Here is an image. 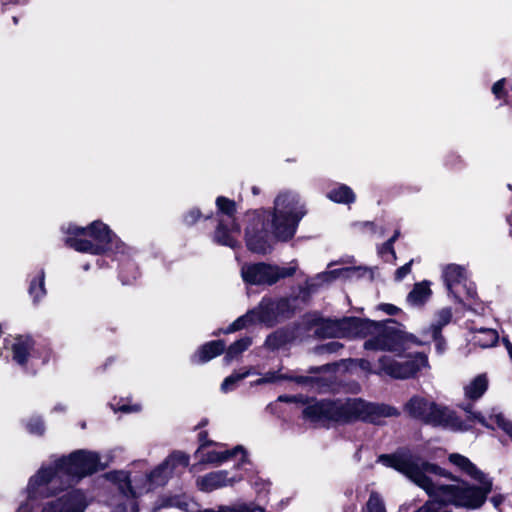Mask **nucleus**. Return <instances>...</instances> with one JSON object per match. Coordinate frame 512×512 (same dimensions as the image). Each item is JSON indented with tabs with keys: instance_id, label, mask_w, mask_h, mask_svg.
<instances>
[{
	"instance_id": "f257e3e1",
	"label": "nucleus",
	"mask_w": 512,
	"mask_h": 512,
	"mask_svg": "<svg viewBox=\"0 0 512 512\" xmlns=\"http://www.w3.org/2000/svg\"><path fill=\"white\" fill-rule=\"evenodd\" d=\"M99 468V454L88 450H76L67 456L52 458L49 464H43L30 477L26 487L27 499L16 512H33V501L56 496Z\"/></svg>"
},
{
	"instance_id": "f03ea898",
	"label": "nucleus",
	"mask_w": 512,
	"mask_h": 512,
	"mask_svg": "<svg viewBox=\"0 0 512 512\" xmlns=\"http://www.w3.org/2000/svg\"><path fill=\"white\" fill-rule=\"evenodd\" d=\"M267 211L249 214V224L245 239L248 249L254 253L266 254L272 249V237L278 241H288L295 235L301 219L305 216V206L298 193L292 190L280 191L274 199L271 222L265 221Z\"/></svg>"
},
{
	"instance_id": "7ed1b4c3",
	"label": "nucleus",
	"mask_w": 512,
	"mask_h": 512,
	"mask_svg": "<svg viewBox=\"0 0 512 512\" xmlns=\"http://www.w3.org/2000/svg\"><path fill=\"white\" fill-rule=\"evenodd\" d=\"M379 462L405 475L427 492L430 500L424 505L427 512H452L453 505L447 495V485L440 483V477H448L443 469L410 452L381 455Z\"/></svg>"
},
{
	"instance_id": "20e7f679",
	"label": "nucleus",
	"mask_w": 512,
	"mask_h": 512,
	"mask_svg": "<svg viewBox=\"0 0 512 512\" xmlns=\"http://www.w3.org/2000/svg\"><path fill=\"white\" fill-rule=\"evenodd\" d=\"M304 419L317 425L330 422L346 423L355 420L373 421V415L393 416L397 414L390 406H376L361 399H323L312 401L302 412Z\"/></svg>"
},
{
	"instance_id": "39448f33",
	"label": "nucleus",
	"mask_w": 512,
	"mask_h": 512,
	"mask_svg": "<svg viewBox=\"0 0 512 512\" xmlns=\"http://www.w3.org/2000/svg\"><path fill=\"white\" fill-rule=\"evenodd\" d=\"M63 229L68 234L65 239L66 245L76 251L94 255L125 254L124 243L101 221H94L86 228L69 224Z\"/></svg>"
},
{
	"instance_id": "423d86ee",
	"label": "nucleus",
	"mask_w": 512,
	"mask_h": 512,
	"mask_svg": "<svg viewBox=\"0 0 512 512\" xmlns=\"http://www.w3.org/2000/svg\"><path fill=\"white\" fill-rule=\"evenodd\" d=\"M360 338L369 337L365 343L366 350L400 351L405 350L408 341L422 345L425 342L417 341L413 335H407L402 330V325L392 319L385 321L360 320Z\"/></svg>"
},
{
	"instance_id": "0eeeda50",
	"label": "nucleus",
	"mask_w": 512,
	"mask_h": 512,
	"mask_svg": "<svg viewBox=\"0 0 512 512\" xmlns=\"http://www.w3.org/2000/svg\"><path fill=\"white\" fill-rule=\"evenodd\" d=\"M406 410L413 418L435 427L454 431H466L470 427L453 410L421 397L411 398L406 404Z\"/></svg>"
},
{
	"instance_id": "6e6552de",
	"label": "nucleus",
	"mask_w": 512,
	"mask_h": 512,
	"mask_svg": "<svg viewBox=\"0 0 512 512\" xmlns=\"http://www.w3.org/2000/svg\"><path fill=\"white\" fill-rule=\"evenodd\" d=\"M404 351H393L395 353L393 355L381 356L377 361L375 374L386 375L394 379H408L428 366V358L425 354H406Z\"/></svg>"
},
{
	"instance_id": "1a4fd4ad",
	"label": "nucleus",
	"mask_w": 512,
	"mask_h": 512,
	"mask_svg": "<svg viewBox=\"0 0 512 512\" xmlns=\"http://www.w3.org/2000/svg\"><path fill=\"white\" fill-rule=\"evenodd\" d=\"M480 485L472 486L467 482L447 485V495L454 506L467 509H478L486 501L487 495L492 491L490 478L476 480Z\"/></svg>"
},
{
	"instance_id": "9d476101",
	"label": "nucleus",
	"mask_w": 512,
	"mask_h": 512,
	"mask_svg": "<svg viewBox=\"0 0 512 512\" xmlns=\"http://www.w3.org/2000/svg\"><path fill=\"white\" fill-rule=\"evenodd\" d=\"M218 208V225L214 233V241L220 245L235 248L238 245L237 238L240 235V226L235 221V202L218 197L216 200Z\"/></svg>"
},
{
	"instance_id": "9b49d317",
	"label": "nucleus",
	"mask_w": 512,
	"mask_h": 512,
	"mask_svg": "<svg viewBox=\"0 0 512 512\" xmlns=\"http://www.w3.org/2000/svg\"><path fill=\"white\" fill-rule=\"evenodd\" d=\"M297 268L298 264L295 260L286 267L266 263L244 264L241 267V276L248 284L272 285L280 279L294 275Z\"/></svg>"
},
{
	"instance_id": "f8f14e48",
	"label": "nucleus",
	"mask_w": 512,
	"mask_h": 512,
	"mask_svg": "<svg viewBox=\"0 0 512 512\" xmlns=\"http://www.w3.org/2000/svg\"><path fill=\"white\" fill-rule=\"evenodd\" d=\"M442 279L445 287L455 301L462 303L465 298L473 299L476 296V290L472 282L468 279L467 270L464 266L458 264H448L442 269Z\"/></svg>"
},
{
	"instance_id": "ddd939ff",
	"label": "nucleus",
	"mask_w": 512,
	"mask_h": 512,
	"mask_svg": "<svg viewBox=\"0 0 512 512\" xmlns=\"http://www.w3.org/2000/svg\"><path fill=\"white\" fill-rule=\"evenodd\" d=\"M279 321L280 318L278 313H276L274 300L271 298H263L257 307L237 318L223 332L232 333L255 323H262L268 327H272Z\"/></svg>"
},
{
	"instance_id": "4468645a",
	"label": "nucleus",
	"mask_w": 512,
	"mask_h": 512,
	"mask_svg": "<svg viewBox=\"0 0 512 512\" xmlns=\"http://www.w3.org/2000/svg\"><path fill=\"white\" fill-rule=\"evenodd\" d=\"M361 318L321 319L315 334L320 338H355L359 335Z\"/></svg>"
},
{
	"instance_id": "2eb2a0df",
	"label": "nucleus",
	"mask_w": 512,
	"mask_h": 512,
	"mask_svg": "<svg viewBox=\"0 0 512 512\" xmlns=\"http://www.w3.org/2000/svg\"><path fill=\"white\" fill-rule=\"evenodd\" d=\"M87 506L86 494L80 489H71L62 496L45 502L40 512H85Z\"/></svg>"
},
{
	"instance_id": "dca6fc26",
	"label": "nucleus",
	"mask_w": 512,
	"mask_h": 512,
	"mask_svg": "<svg viewBox=\"0 0 512 512\" xmlns=\"http://www.w3.org/2000/svg\"><path fill=\"white\" fill-rule=\"evenodd\" d=\"M360 271L361 267H345L321 272L305 281L300 289L301 293L307 296L313 294L323 285L329 284L338 278L351 279L353 277H360Z\"/></svg>"
},
{
	"instance_id": "f3484780",
	"label": "nucleus",
	"mask_w": 512,
	"mask_h": 512,
	"mask_svg": "<svg viewBox=\"0 0 512 512\" xmlns=\"http://www.w3.org/2000/svg\"><path fill=\"white\" fill-rule=\"evenodd\" d=\"M238 455H240V458L235 465V469H240L242 466L249 463L247 451L242 445H237L230 450L216 451L208 450L206 444L203 443L200 444L196 451V457H198L201 462L209 464H221L230 458H236Z\"/></svg>"
},
{
	"instance_id": "a211bd4d",
	"label": "nucleus",
	"mask_w": 512,
	"mask_h": 512,
	"mask_svg": "<svg viewBox=\"0 0 512 512\" xmlns=\"http://www.w3.org/2000/svg\"><path fill=\"white\" fill-rule=\"evenodd\" d=\"M243 479L244 476L242 474H232L228 470H218L198 477L196 480V485L199 490L203 492H212L223 487L233 486Z\"/></svg>"
},
{
	"instance_id": "6ab92c4d",
	"label": "nucleus",
	"mask_w": 512,
	"mask_h": 512,
	"mask_svg": "<svg viewBox=\"0 0 512 512\" xmlns=\"http://www.w3.org/2000/svg\"><path fill=\"white\" fill-rule=\"evenodd\" d=\"M460 408L468 414V419L470 421H476L482 426L491 429H494L495 426H498L512 439V422L506 420L503 414L498 411L497 408H493L487 417L480 412H474L472 410L473 405L471 403H463L460 405Z\"/></svg>"
},
{
	"instance_id": "aec40b11",
	"label": "nucleus",
	"mask_w": 512,
	"mask_h": 512,
	"mask_svg": "<svg viewBox=\"0 0 512 512\" xmlns=\"http://www.w3.org/2000/svg\"><path fill=\"white\" fill-rule=\"evenodd\" d=\"M12 359L20 366H25L29 362L31 365L36 359V348L34 340L30 336H17L11 346Z\"/></svg>"
},
{
	"instance_id": "412c9836",
	"label": "nucleus",
	"mask_w": 512,
	"mask_h": 512,
	"mask_svg": "<svg viewBox=\"0 0 512 512\" xmlns=\"http://www.w3.org/2000/svg\"><path fill=\"white\" fill-rule=\"evenodd\" d=\"M488 389L486 374H479L463 388L466 400L476 401L480 399Z\"/></svg>"
},
{
	"instance_id": "4be33fe9",
	"label": "nucleus",
	"mask_w": 512,
	"mask_h": 512,
	"mask_svg": "<svg viewBox=\"0 0 512 512\" xmlns=\"http://www.w3.org/2000/svg\"><path fill=\"white\" fill-rule=\"evenodd\" d=\"M225 349V343L222 340L210 341L202 345L192 360L197 363H205L214 357L220 355Z\"/></svg>"
},
{
	"instance_id": "5701e85b",
	"label": "nucleus",
	"mask_w": 512,
	"mask_h": 512,
	"mask_svg": "<svg viewBox=\"0 0 512 512\" xmlns=\"http://www.w3.org/2000/svg\"><path fill=\"white\" fill-rule=\"evenodd\" d=\"M449 461L458 467L462 472L467 474L473 480H482L488 478L482 471H480L467 457L461 454H451Z\"/></svg>"
},
{
	"instance_id": "b1692460",
	"label": "nucleus",
	"mask_w": 512,
	"mask_h": 512,
	"mask_svg": "<svg viewBox=\"0 0 512 512\" xmlns=\"http://www.w3.org/2000/svg\"><path fill=\"white\" fill-rule=\"evenodd\" d=\"M195 503L184 496H163L159 499L158 503L154 507L153 511H157L161 508L176 507L185 512H196L193 508Z\"/></svg>"
},
{
	"instance_id": "393cba45",
	"label": "nucleus",
	"mask_w": 512,
	"mask_h": 512,
	"mask_svg": "<svg viewBox=\"0 0 512 512\" xmlns=\"http://www.w3.org/2000/svg\"><path fill=\"white\" fill-rule=\"evenodd\" d=\"M430 282L422 281L416 283L407 295V302L413 307L423 306L431 297Z\"/></svg>"
},
{
	"instance_id": "a878e982",
	"label": "nucleus",
	"mask_w": 512,
	"mask_h": 512,
	"mask_svg": "<svg viewBox=\"0 0 512 512\" xmlns=\"http://www.w3.org/2000/svg\"><path fill=\"white\" fill-rule=\"evenodd\" d=\"M452 319V310L451 308L445 307L437 311L435 314L434 321L430 324V326L424 330V334L430 335L432 337H438L439 333H441L442 328L450 323Z\"/></svg>"
},
{
	"instance_id": "bb28decb",
	"label": "nucleus",
	"mask_w": 512,
	"mask_h": 512,
	"mask_svg": "<svg viewBox=\"0 0 512 512\" xmlns=\"http://www.w3.org/2000/svg\"><path fill=\"white\" fill-rule=\"evenodd\" d=\"M327 198L335 203L351 204L355 201L356 196L349 186L339 184L327 193Z\"/></svg>"
},
{
	"instance_id": "cd10ccee",
	"label": "nucleus",
	"mask_w": 512,
	"mask_h": 512,
	"mask_svg": "<svg viewBox=\"0 0 512 512\" xmlns=\"http://www.w3.org/2000/svg\"><path fill=\"white\" fill-rule=\"evenodd\" d=\"M498 333L494 329L480 328L475 331L473 341L475 344L482 348H489L494 346L498 341Z\"/></svg>"
},
{
	"instance_id": "c85d7f7f",
	"label": "nucleus",
	"mask_w": 512,
	"mask_h": 512,
	"mask_svg": "<svg viewBox=\"0 0 512 512\" xmlns=\"http://www.w3.org/2000/svg\"><path fill=\"white\" fill-rule=\"evenodd\" d=\"M252 344V339L250 337H243L233 344H231L224 357V360L227 364L232 362L234 359L238 358L244 351H246Z\"/></svg>"
},
{
	"instance_id": "c756f323",
	"label": "nucleus",
	"mask_w": 512,
	"mask_h": 512,
	"mask_svg": "<svg viewBox=\"0 0 512 512\" xmlns=\"http://www.w3.org/2000/svg\"><path fill=\"white\" fill-rule=\"evenodd\" d=\"M29 294L34 303H38L46 295L44 270H41L38 276L31 280Z\"/></svg>"
},
{
	"instance_id": "7c9ffc66",
	"label": "nucleus",
	"mask_w": 512,
	"mask_h": 512,
	"mask_svg": "<svg viewBox=\"0 0 512 512\" xmlns=\"http://www.w3.org/2000/svg\"><path fill=\"white\" fill-rule=\"evenodd\" d=\"M138 276L137 268L135 263L130 259H126L124 263L121 264L120 268V278L123 284H130L133 280H135Z\"/></svg>"
},
{
	"instance_id": "2f4dec72",
	"label": "nucleus",
	"mask_w": 512,
	"mask_h": 512,
	"mask_svg": "<svg viewBox=\"0 0 512 512\" xmlns=\"http://www.w3.org/2000/svg\"><path fill=\"white\" fill-rule=\"evenodd\" d=\"M251 374H254V372H252L251 369H247L242 373H233L232 375L224 379V381L221 384V391L224 393L232 391L239 381L243 380L244 378L248 377Z\"/></svg>"
},
{
	"instance_id": "473e14b6",
	"label": "nucleus",
	"mask_w": 512,
	"mask_h": 512,
	"mask_svg": "<svg viewBox=\"0 0 512 512\" xmlns=\"http://www.w3.org/2000/svg\"><path fill=\"white\" fill-rule=\"evenodd\" d=\"M276 305V313L281 319L290 318L294 314L295 307L292 305V300L288 298H280L274 300Z\"/></svg>"
},
{
	"instance_id": "72a5a7b5",
	"label": "nucleus",
	"mask_w": 512,
	"mask_h": 512,
	"mask_svg": "<svg viewBox=\"0 0 512 512\" xmlns=\"http://www.w3.org/2000/svg\"><path fill=\"white\" fill-rule=\"evenodd\" d=\"M362 512H387L381 496L377 492H371Z\"/></svg>"
},
{
	"instance_id": "f704fd0d",
	"label": "nucleus",
	"mask_w": 512,
	"mask_h": 512,
	"mask_svg": "<svg viewBox=\"0 0 512 512\" xmlns=\"http://www.w3.org/2000/svg\"><path fill=\"white\" fill-rule=\"evenodd\" d=\"M288 340L286 333L282 331H276L270 334L265 341V346L269 349L275 350L282 347Z\"/></svg>"
},
{
	"instance_id": "c9c22d12",
	"label": "nucleus",
	"mask_w": 512,
	"mask_h": 512,
	"mask_svg": "<svg viewBox=\"0 0 512 512\" xmlns=\"http://www.w3.org/2000/svg\"><path fill=\"white\" fill-rule=\"evenodd\" d=\"M224 512H265V509L253 502H241L229 505V508H225Z\"/></svg>"
},
{
	"instance_id": "e433bc0d",
	"label": "nucleus",
	"mask_w": 512,
	"mask_h": 512,
	"mask_svg": "<svg viewBox=\"0 0 512 512\" xmlns=\"http://www.w3.org/2000/svg\"><path fill=\"white\" fill-rule=\"evenodd\" d=\"M251 485L256 491L259 498L266 497L269 492L270 482L261 479L260 477H254L250 480Z\"/></svg>"
},
{
	"instance_id": "4c0bfd02",
	"label": "nucleus",
	"mask_w": 512,
	"mask_h": 512,
	"mask_svg": "<svg viewBox=\"0 0 512 512\" xmlns=\"http://www.w3.org/2000/svg\"><path fill=\"white\" fill-rule=\"evenodd\" d=\"M26 427L29 433L35 435H42L45 431L43 420L40 417L31 418Z\"/></svg>"
},
{
	"instance_id": "58836bf2",
	"label": "nucleus",
	"mask_w": 512,
	"mask_h": 512,
	"mask_svg": "<svg viewBox=\"0 0 512 512\" xmlns=\"http://www.w3.org/2000/svg\"><path fill=\"white\" fill-rule=\"evenodd\" d=\"M505 78L498 80L492 86V93L497 99L505 98V104H511V101L507 98V92L505 91Z\"/></svg>"
},
{
	"instance_id": "ea45409f",
	"label": "nucleus",
	"mask_w": 512,
	"mask_h": 512,
	"mask_svg": "<svg viewBox=\"0 0 512 512\" xmlns=\"http://www.w3.org/2000/svg\"><path fill=\"white\" fill-rule=\"evenodd\" d=\"M379 254L386 260L389 261V256L391 258V261H394L396 259V253L393 248V245L390 244V246H387V241L379 248Z\"/></svg>"
},
{
	"instance_id": "a19ab883",
	"label": "nucleus",
	"mask_w": 512,
	"mask_h": 512,
	"mask_svg": "<svg viewBox=\"0 0 512 512\" xmlns=\"http://www.w3.org/2000/svg\"><path fill=\"white\" fill-rule=\"evenodd\" d=\"M413 260H410L405 265L399 267L395 272V279L397 281L403 280L408 274L411 272V266H412Z\"/></svg>"
},
{
	"instance_id": "79ce46f5",
	"label": "nucleus",
	"mask_w": 512,
	"mask_h": 512,
	"mask_svg": "<svg viewBox=\"0 0 512 512\" xmlns=\"http://www.w3.org/2000/svg\"><path fill=\"white\" fill-rule=\"evenodd\" d=\"M200 216V211L196 208H193L184 216V222L187 225H193L200 218Z\"/></svg>"
},
{
	"instance_id": "37998d69",
	"label": "nucleus",
	"mask_w": 512,
	"mask_h": 512,
	"mask_svg": "<svg viewBox=\"0 0 512 512\" xmlns=\"http://www.w3.org/2000/svg\"><path fill=\"white\" fill-rule=\"evenodd\" d=\"M343 346L341 343L337 342V341H332V342H329L325 345H323L321 347V350L323 352H327V353H335L337 352L339 349H341Z\"/></svg>"
},
{
	"instance_id": "c03bdc74",
	"label": "nucleus",
	"mask_w": 512,
	"mask_h": 512,
	"mask_svg": "<svg viewBox=\"0 0 512 512\" xmlns=\"http://www.w3.org/2000/svg\"><path fill=\"white\" fill-rule=\"evenodd\" d=\"M378 308L388 315H395L399 311V308L392 304H380Z\"/></svg>"
},
{
	"instance_id": "a18cd8bd",
	"label": "nucleus",
	"mask_w": 512,
	"mask_h": 512,
	"mask_svg": "<svg viewBox=\"0 0 512 512\" xmlns=\"http://www.w3.org/2000/svg\"><path fill=\"white\" fill-rule=\"evenodd\" d=\"M264 380L266 383H273L277 380L284 379L285 377L282 375H279L277 372H267L264 374Z\"/></svg>"
},
{
	"instance_id": "49530a36",
	"label": "nucleus",
	"mask_w": 512,
	"mask_h": 512,
	"mask_svg": "<svg viewBox=\"0 0 512 512\" xmlns=\"http://www.w3.org/2000/svg\"><path fill=\"white\" fill-rule=\"evenodd\" d=\"M432 340H434L436 342V349L438 351V353H443L444 349H445V341H444V338L442 337L441 333H439V336L438 337H432L430 336Z\"/></svg>"
},
{
	"instance_id": "de8ad7c7",
	"label": "nucleus",
	"mask_w": 512,
	"mask_h": 512,
	"mask_svg": "<svg viewBox=\"0 0 512 512\" xmlns=\"http://www.w3.org/2000/svg\"><path fill=\"white\" fill-rule=\"evenodd\" d=\"M141 407L139 404H135V405H122L118 408L119 411L121 412H124V413H131V412H138L140 411Z\"/></svg>"
},
{
	"instance_id": "09e8293b",
	"label": "nucleus",
	"mask_w": 512,
	"mask_h": 512,
	"mask_svg": "<svg viewBox=\"0 0 512 512\" xmlns=\"http://www.w3.org/2000/svg\"><path fill=\"white\" fill-rule=\"evenodd\" d=\"M225 508H229V505H219V506H217V507H215V508L199 510V509L197 508V505L195 504V506H194V508H193V509H194L196 512H224V509H225Z\"/></svg>"
},
{
	"instance_id": "8fccbe9b",
	"label": "nucleus",
	"mask_w": 512,
	"mask_h": 512,
	"mask_svg": "<svg viewBox=\"0 0 512 512\" xmlns=\"http://www.w3.org/2000/svg\"><path fill=\"white\" fill-rule=\"evenodd\" d=\"M359 366H360L361 369L366 370V371H368L370 373H375V371L377 370V368L375 370H373L371 362L366 360V359H360L359 360Z\"/></svg>"
},
{
	"instance_id": "3c124183",
	"label": "nucleus",
	"mask_w": 512,
	"mask_h": 512,
	"mask_svg": "<svg viewBox=\"0 0 512 512\" xmlns=\"http://www.w3.org/2000/svg\"><path fill=\"white\" fill-rule=\"evenodd\" d=\"M490 501L493 504V506L496 509H498L501 506V504L503 503L504 497L502 495H500V494L494 495V496L491 497Z\"/></svg>"
},
{
	"instance_id": "603ef678",
	"label": "nucleus",
	"mask_w": 512,
	"mask_h": 512,
	"mask_svg": "<svg viewBox=\"0 0 512 512\" xmlns=\"http://www.w3.org/2000/svg\"><path fill=\"white\" fill-rule=\"evenodd\" d=\"M199 441L201 442V444H206V447H208L209 445H212V444H215L213 441H209L207 440V432H201L199 434Z\"/></svg>"
},
{
	"instance_id": "864d4df0",
	"label": "nucleus",
	"mask_w": 512,
	"mask_h": 512,
	"mask_svg": "<svg viewBox=\"0 0 512 512\" xmlns=\"http://www.w3.org/2000/svg\"><path fill=\"white\" fill-rule=\"evenodd\" d=\"M280 402H296L298 401L296 396L281 395L278 397Z\"/></svg>"
},
{
	"instance_id": "5fc2aeb1",
	"label": "nucleus",
	"mask_w": 512,
	"mask_h": 512,
	"mask_svg": "<svg viewBox=\"0 0 512 512\" xmlns=\"http://www.w3.org/2000/svg\"><path fill=\"white\" fill-rule=\"evenodd\" d=\"M3 7L9 4H24L26 0H0Z\"/></svg>"
},
{
	"instance_id": "6e6d98bb",
	"label": "nucleus",
	"mask_w": 512,
	"mask_h": 512,
	"mask_svg": "<svg viewBox=\"0 0 512 512\" xmlns=\"http://www.w3.org/2000/svg\"><path fill=\"white\" fill-rule=\"evenodd\" d=\"M399 235H400V231H399V230H396V231L394 232L393 236H392L390 239H388V240H387V246L389 247V246H390V244H392V245H393V244H394V242L398 239Z\"/></svg>"
},
{
	"instance_id": "4d7b16f0",
	"label": "nucleus",
	"mask_w": 512,
	"mask_h": 512,
	"mask_svg": "<svg viewBox=\"0 0 512 512\" xmlns=\"http://www.w3.org/2000/svg\"><path fill=\"white\" fill-rule=\"evenodd\" d=\"M504 341H505V345H506L508 354L512 360V344L508 340H504Z\"/></svg>"
},
{
	"instance_id": "13d9d810",
	"label": "nucleus",
	"mask_w": 512,
	"mask_h": 512,
	"mask_svg": "<svg viewBox=\"0 0 512 512\" xmlns=\"http://www.w3.org/2000/svg\"><path fill=\"white\" fill-rule=\"evenodd\" d=\"M53 411H56V412H57V411H61V412H62V411H65V407H64V406H62V405H60V404H58V405H56V406L53 408Z\"/></svg>"
},
{
	"instance_id": "bf43d9fd",
	"label": "nucleus",
	"mask_w": 512,
	"mask_h": 512,
	"mask_svg": "<svg viewBox=\"0 0 512 512\" xmlns=\"http://www.w3.org/2000/svg\"><path fill=\"white\" fill-rule=\"evenodd\" d=\"M255 384H256V385L266 384V382H265V380H264V377L257 379V380L255 381Z\"/></svg>"
},
{
	"instance_id": "052dcab7",
	"label": "nucleus",
	"mask_w": 512,
	"mask_h": 512,
	"mask_svg": "<svg viewBox=\"0 0 512 512\" xmlns=\"http://www.w3.org/2000/svg\"><path fill=\"white\" fill-rule=\"evenodd\" d=\"M207 422H208V421H207V419H203V420L199 423L198 427H203V426L207 425Z\"/></svg>"
},
{
	"instance_id": "680f3d73",
	"label": "nucleus",
	"mask_w": 512,
	"mask_h": 512,
	"mask_svg": "<svg viewBox=\"0 0 512 512\" xmlns=\"http://www.w3.org/2000/svg\"><path fill=\"white\" fill-rule=\"evenodd\" d=\"M285 505H287V502L281 501V502L278 504L277 509H282Z\"/></svg>"
},
{
	"instance_id": "e2e57ef3",
	"label": "nucleus",
	"mask_w": 512,
	"mask_h": 512,
	"mask_svg": "<svg viewBox=\"0 0 512 512\" xmlns=\"http://www.w3.org/2000/svg\"><path fill=\"white\" fill-rule=\"evenodd\" d=\"M415 512H427V510L425 509L424 506H422L421 508H419L418 510H416Z\"/></svg>"
},
{
	"instance_id": "0e129e2a",
	"label": "nucleus",
	"mask_w": 512,
	"mask_h": 512,
	"mask_svg": "<svg viewBox=\"0 0 512 512\" xmlns=\"http://www.w3.org/2000/svg\"><path fill=\"white\" fill-rule=\"evenodd\" d=\"M252 192H253V194H255V195H256V194H258V193H259V189H258L257 187H253V188H252Z\"/></svg>"
},
{
	"instance_id": "69168bd1",
	"label": "nucleus",
	"mask_w": 512,
	"mask_h": 512,
	"mask_svg": "<svg viewBox=\"0 0 512 512\" xmlns=\"http://www.w3.org/2000/svg\"><path fill=\"white\" fill-rule=\"evenodd\" d=\"M12 20H13V23H14L15 25H16V24H18V18H17L16 16H14V17L12 18Z\"/></svg>"
},
{
	"instance_id": "338daca9",
	"label": "nucleus",
	"mask_w": 512,
	"mask_h": 512,
	"mask_svg": "<svg viewBox=\"0 0 512 512\" xmlns=\"http://www.w3.org/2000/svg\"><path fill=\"white\" fill-rule=\"evenodd\" d=\"M85 427H86L85 422L81 423V428H83V429H84Z\"/></svg>"
},
{
	"instance_id": "774afa93",
	"label": "nucleus",
	"mask_w": 512,
	"mask_h": 512,
	"mask_svg": "<svg viewBox=\"0 0 512 512\" xmlns=\"http://www.w3.org/2000/svg\"><path fill=\"white\" fill-rule=\"evenodd\" d=\"M83 268H84V270H88L89 269V265H85Z\"/></svg>"
}]
</instances>
